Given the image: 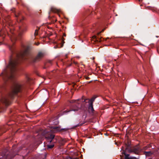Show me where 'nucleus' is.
<instances>
[{
  "instance_id": "obj_1",
  "label": "nucleus",
  "mask_w": 159,
  "mask_h": 159,
  "mask_svg": "<svg viewBox=\"0 0 159 159\" xmlns=\"http://www.w3.org/2000/svg\"><path fill=\"white\" fill-rule=\"evenodd\" d=\"M17 64V62L15 61H11L9 62L8 68L10 70L11 74V75L8 77L10 79L13 78L14 76V75L12 73L15 70V67Z\"/></svg>"
},
{
  "instance_id": "obj_2",
  "label": "nucleus",
  "mask_w": 159,
  "mask_h": 159,
  "mask_svg": "<svg viewBox=\"0 0 159 159\" xmlns=\"http://www.w3.org/2000/svg\"><path fill=\"white\" fill-rule=\"evenodd\" d=\"M21 85L19 82H15L14 83L13 88V92L16 94L20 91Z\"/></svg>"
},
{
  "instance_id": "obj_3",
  "label": "nucleus",
  "mask_w": 159,
  "mask_h": 159,
  "mask_svg": "<svg viewBox=\"0 0 159 159\" xmlns=\"http://www.w3.org/2000/svg\"><path fill=\"white\" fill-rule=\"evenodd\" d=\"M141 149L138 146L134 147L133 149L129 150L130 152H133L135 154H139L140 152Z\"/></svg>"
},
{
  "instance_id": "obj_4",
  "label": "nucleus",
  "mask_w": 159,
  "mask_h": 159,
  "mask_svg": "<svg viewBox=\"0 0 159 159\" xmlns=\"http://www.w3.org/2000/svg\"><path fill=\"white\" fill-rule=\"evenodd\" d=\"M44 55V53L42 52H39L37 56L35 57L34 61H37L41 58H42Z\"/></svg>"
},
{
  "instance_id": "obj_5",
  "label": "nucleus",
  "mask_w": 159,
  "mask_h": 159,
  "mask_svg": "<svg viewBox=\"0 0 159 159\" xmlns=\"http://www.w3.org/2000/svg\"><path fill=\"white\" fill-rule=\"evenodd\" d=\"M1 102L6 105H8L9 103V99L6 98H3L1 100Z\"/></svg>"
},
{
  "instance_id": "obj_6",
  "label": "nucleus",
  "mask_w": 159,
  "mask_h": 159,
  "mask_svg": "<svg viewBox=\"0 0 159 159\" xmlns=\"http://www.w3.org/2000/svg\"><path fill=\"white\" fill-rule=\"evenodd\" d=\"M90 113H93L94 110L93 107L92 103H90L89 105L88 109Z\"/></svg>"
},
{
  "instance_id": "obj_7",
  "label": "nucleus",
  "mask_w": 159,
  "mask_h": 159,
  "mask_svg": "<svg viewBox=\"0 0 159 159\" xmlns=\"http://www.w3.org/2000/svg\"><path fill=\"white\" fill-rule=\"evenodd\" d=\"M85 100H84V101H83V99H80L79 100H73L71 101V103H75L76 104H79L80 103L81 101H82L83 102H84Z\"/></svg>"
},
{
  "instance_id": "obj_8",
  "label": "nucleus",
  "mask_w": 159,
  "mask_h": 159,
  "mask_svg": "<svg viewBox=\"0 0 159 159\" xmlns=\"http://www.w3.org/2000/svg\"><path fill=\"white\" fill-rule=\"evenodd\" d=\"M53 129V131L56 132H57L58 131H60L62 129H61L60 127H59V126L57 127H52L51 128Z\"/></svg>"
},
{
  "instance_id": "obj_9",
  "label": "nucleus",
  "mask_w": 159,
  "mask_h": 159,
  "mask_svg": "<svg viewBox=\"0 0 159 159\" xmlns=\"http://www.w3.org/2000/svg\"><path fill=\"white\" fill-rule=\"evenodd\" d=\"M54 135L53 134H51L50 135L49 137H48V139H51L49 141L50 142H51L52 141V139L54 138Z\"/></svg>"
},
{
  "instance_id": "obj_10",
  "label": "nucleus",
  "mask_w": 159,
  "mask_h": 159,
  "mask_svg": "<svg viewBox=\"0 0 159 159\" xmlns=\"http://www.w3.org/2000/svg\"><path fill=\"white\" fill-rule=\"evenodd\" d=\"M95 98H92V99H91L89 101V104L91 103H93V102L95 100Z\"/></svg>"
},
{
  "instance_id": "obj_11",
  "label": "nucleus",
  "mask_w": 159,
  "mask_h": 159,
  "mask_svg": "<svg viewBox=\"0 0 159 159\" xmlns=\"http://www.w3.org/2000/svg\"><path fill=\"white\" fill-rule=\"evenodd\" d=\"M39 28L38 29H36L35 30V32H34V35L35 36H36L38 34V30H39Z\"/></svg>"
},
{
  "instance_id": "obj_12",
  "label": "nucleus",
  "mask_w": 159,
  "mask_h": 159,
  "mask_svg": "<svg viewBox=\"0 0 159 159\" xmlns=\"http://www.w3.org/2000/svg\"><path fill=\"white\" fill-rule=\"evenodd\" d=\"M54 146V144H52L51 145H49L48 146V148H52Z\"/></svg>"
},
{
  "instance_id": "obj_13",
  "label": "nucleus",
  "mask_w": 159,
  "mask_h": 159,
  "mask_svg": "<svg viewBox=\"0 0 159 159\" xmlns=\"http://www.w3.org/2000/svg\"><path fill=\"white\" fill-rule=\"evenodd\" d=\"M6 70H4L2 74L4 75H7V73L6 72Z\"/></svg>"
},
{
  "instance_id": "obj_14",
  "label": "nucleus",
  "mask_w": 159,
  "mask_h": 159,
  "mask_svg": "<svg viewBox=\"0 0 159 159\" xmlns=\"http://www.w3.org/2000/svg\"><path fill=\"white\" fill-rule=\"evenodd\" d=\"M78 109H79V108L78 107L77 109H72V110H71L69 111H77L78 110Z\"/></svg>"
},
{
  "instance_id": "obj_15",
  "label": "nucleus",
  "mask_w": 159,
  "mask_h": 159,
  "mask_svg": "<svg viewBox=\"0 0 159 159\" xmlns=\"http://www.w3.org/2000/svg\"><path fill=\"white\" fill-rule=\"evenodd\" d=\"M145 155H149V154L150 153V152H145Z\"/></svg>"
},
{
  "instance_id": "obj_16",
  "label": "nucleus",
  "mask_w": 159,
  "mask_h": 159,
  "mask_svg": "<svg viewBox=\"0 0 159 159\" xmlns=\"http://www.w3.org/2000/svg\"><path fill=\"white\" fill-rule=\"evenodd\" d=\"M52 11L53 12H56L57 11H58V10H55V9L54 10V9L53 8H52Z\"/></svg>"
},
{
  "instance_id": "obj_17",
  "label": "nucleus",
  "mask_w": 159,
  "mask_h": 159,
  "mask_svg": "<svg viewBox=\"0 0 159 159\" xmlns=\"http://www.w3.org/2000/svg\"><path fill=\"white\" fill-rule=\"evenodd\" d=\"M1 158H2V159H6V156H3V157H1L0 158V159H1Z\"/></svg>"
},
{
  "instance_id": "obj_18",
  "label": "nucleus",
  "mask_w": 159,
  "mask_h": 159,
  "mask_svg": "<svg viewBox=\"0 0 159 159\" xmlns=\"http://www.w3.org/2000/svg\"><path fill=\"white\" fill-rule=\"evenodd\" d=\"M27 52V50L25 51L24 53H23V55H25L26 54Z\"/></svg>"
},
{
  "instance_id": "obj_19",
  "label": "nucleus",
  "mask_w": 159,
  "mask_h": 159,
  "mask_svg": "<svg viewBox=\"0 0 159 159\" xmlns=\"http://www.w3.org/2000/svg\"><path fill=\"white\" fill-rule=\"evenodd\" d=\"M21 17V16H19L18 17V20H20V21H21V20L20 19V18Z\"/></svg>"
},
{
  "instance_id": "obj_20",
  "label": "nucleus",
  "mask_w": 159,
  "mask_h": 159,
  "mask_svg": "<svg viewBox=\"0 0 159 159\" xmlns=\"http://www.w3.org/2000/svg\"><path fill=\"white\" fill-rule=\"evenodd\" d=\"M125 159H132L131 157H126Z\"/></svg>"
},
{
  "instance_id": "obj_21",
  "label": "nucleus",
  "mask_w": 159,
  "mask_h": 159,
  "mask_svg": "<svg viewBox=\"0 0 159 159\" xmlns=\"http://www.w3.org/2000/svg\"><path fill=\"white\" fill-rule=\"evenodd\" d=\"M103 31V30L101 32H100L99 33H98V35L101 32Z\"/></svg>"
},
{
  "instance_id": "obj_22",
  "label": "nucleus",
  "mask_w": 159,
  "mask_h": 159,
  "mask_svg": "<svg viewBox=\"0 0 159 159\" xmlns=\"http://www.w3.org/2000/svg\"><path fill=\"white\" fill-rule=\"evenodd\" d=\"M22 19H24V17H22Z\"/></svg>"
},
{
  "instance_id": "obj_23",
  "label": "nucleus",
  "mask_w": 159,
  "mask_h": 159,
  "mask_svg": "<svg viewBox=\"0 0 159 159\" xmlns=\"http://www.w3.org/2000/svg\"><path fill=\"white\" fill-rule=\"evenodd\" d=\"M139 1H142V0H139Z\"/></svg>"
}]
</instances>
